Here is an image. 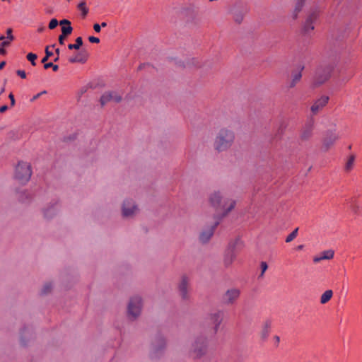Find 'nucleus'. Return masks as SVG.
Listing matches in <instances>:
<instances>
[{
    "label": "nucleus",
    "instance_id": "obj_1",
    "mask_svg": "<svg viewBox=\"0 0 362 362\" xmlns=\"http://www.w3.org/2000/svg\"><path fill=\"white\" fill-rule=\"evenodd\" d=\"M235 139V134L232 129L227 127L221 128L214 138V149L218 153L227 151L233 145Z\"/></svg>",
    "mask_w": 362,
    "mask_h": 362
},
{
    "label": "nucleus",
    "instance_id": "obj_2",
    "mask_svg": "<svg viewBox=\"0 0 362 362\" xmlns=\"http://www.w3.org/2000/svg\"><path fill=\"white\" fill-rule=\"evenodd\" d=\"M209 200L214 207L223 211V216L227 215L235 205L234 200L225 197L220 192L212 193Z\"/></svg>",
    "mask_w": 362,
    "mask_h": 362
},
{
    "label": "nucleus",
    "instance_id": "obj_3",
    "mask_svg": "<svg viewBox=\"0 0 362 362\" xmlns=\"http://www.w3.org/2000/svg\"><path fill=\"white\" fill-rule=\"evenodd\" d=\"M32 175V168L29 163L21 161L18 163L15 170V178L22 184L29 181Z\"/></svg>",
    "mask_w": 362,
    "mask_h": 362
},
{
    "label": "nucleus",
    "instance_id": "obj_4",
    "mask_svg": "<svg viewBox=\"0 0 362 362\" xmlns=\"http://www.w3.org/2000/svg\"><path fill=\"white\" fill-rule=\"evenodd\" d=\"M142 309V300L139 296L132 297L127 307L128 316L130 318L136 319L141 314Z\"/></svg>",
    "mask_w": 362,
    "mask_h": 362
},
{
    "label": "nucleus",
    "instance_id": "obj_5",
    "mask_svg": "<svg viewBox=\"0 0 362 362\" xmlns=\"http://www.w3.org/2000/svg\"><path fill=\"white\" fill-rule=\"evenodd\" d=\"M208 344L207 338L204 337H197L192 348L194 356L199 358L205 355L207 352Z\"/></svg>",
    "mask_w": 362,
    "mask_h": 362
},
{
    "label": "nucleus",
    "instance_id": "obj_6",
    "mask_svg": "<svg viewBox=\"0 0 362 362\" xmlns=\"http://www.w3.org/2000/svg\"><path fill=\"white\" fill-rule=\"evenodd\" d=\"M139 211L135 202L132 199H126L122 205V215L124 218H132Z\"/></svg>",
    "mask_w": 362,
    "mask_h": 362
},
{
    "label": "nucleus",
    "instance_id": "obj_7",
    "mask_svg": "<svg viewBox=\"0 0 362 362\" xmlns=\"http://www.w3.org/2000/svg\"><path fill=\"white\" fill-rule=\"evenodd\" d=\"M331 71L332 68L330 66L318 68L314 77V85L318 86L327 81L330 76Z\"/></svg>",
    "mask_w": 362,
    "mask_h": 362
},
{
    "label": "nucleus",
    "instance_id": "obj_8",
    "mask_svg": "<svg viewBox=\"0 0 362 362\" xmlns=\"http://www.w3.org/2000/svg\"><path fill=\"white\" fill-rule=\"evenodd\" d=\"M208 320L210 323L214 326V333H217L219 327L223 320V313L221 310H217L213 313H211L207 316Z\"/></svg>",
    "mask_w": 362,
    "mask_h": 362
},
{
    "label": "nucleus",
    "instance_id": "obj_9",
    "mask_svg": "<svg viewBox=\"0 0 362 362\" xmlns=\"http://www.w3.org/2000/svg\"><path fill=\"white\" fill-rule=\"evenodd\" d=\"M122 100V97L115 91H107L105 92L100 100L102 106L105 105L110 101L119 103Z\"/></svg>",
    "mask_w": 362,
    "mask_h": 362
},
{
    "label": "nucleus",
    "instance_id": "obj_10",
    "mask_svg": "<svg viewBox=\"0 0 362 362\" xmlns=\"http://www.w3.org/2000/svg\"><path fill=\"white\" fill-rule=\"evenodd\" d=\"M240 291L238 288L228 289L223 295V300L226 305L233 304L239 298Z\"/></svg>",
    "mask_w": 362,
    "mask_h": 362
},
{
    "label": "nucleus",
    "instance_id": "obj_11",
    "mask_svg": "<svg viewBox=\"0 0 362 362\" xmlns=\"http://www.w3.org/2000/svg\"><path fill=\"white\" fill-rule=\"evenodd\" d=\"M329 97L323 95L316 100L310 107L313 114L318 113L328 103Z\"/></svg>",
    "mask_w": 362,
    "mask_h": 362
},
{
    "label": "nucleus",
    "instance_id": "obj_12",
    "mask_svg": "<svg viewBox=\"0 0 362 362\" xmlns=\"http://www.w3.org/2000/svg\"><path fill=\"white\" fill-rule=\"evenodd\" d=\"M218 224V222L216 221L213 226L203 230L199 234V241L202 243H207L214 235V230Z\"/></svg>",
    "mask_w": 362,
    "mask_h": 362
},
{
    "label": "nucleus",
    "instance_id": "obj_13",
    "mask_svg": "<svg viewBox=\"0 0 362 362\" xmlns=\"http://www.w3.org/2000/svg\"><path fill=\"white\" fill-rule=\"evenodd\" d=\"M188 286H189L188 278L186 276H182L180 282L178 286V288H179L180 294L182 299H187L189 297Z\"/></svg>",
    "mask_w": 362,
    "mask_h": 362
},
{
    "label": "nucleus",
    "instance_id": "obj_14",
    "mask_svg": "<svg viewBox=\"0 0 362 362\" xmlns=\"http://www.w3.org/2000/svg\"><path fill=\"white\" fill-rule=\"evenodd\" d=\"M236 257V252L235 250L234 246H230L226 250L224 258H223V264L226 267H229L232 264L233 261Z\"/></svg>",
    "mask_w": 362,
    "mask_h": 362
},
{
    "label": "nucleus",
    "instance_id": "obj_15",
    "mask_svg": "<svg viewBox=\"0 0 362 362\" xmlns=\"http://www.w3.org/2000/svg\"><path fill=\"white\" fill-rule=\"evenodd\" d=\"M58 211V206L57 204L48 205L43 208L42 214L45 218L49 219L53 218Z\"/></svg>",
    "mask_w": 362,
    "mask_h": 362
},
{
    "label": "nucleus",
    "instance_id": "obj_16",
    "mask_svg": "<svg viewBox=\"0 0 362 362\" xmlns=\"http://www.w3.org/2000/svg\"><path fill=\"white\" fill-rule=\"evenodd\" d=\"M334 252L332 250H327L322 252L320 255L313 258L315 263H318L322 260H329L334 257Z\"/></svg>",
    "mask_w": 362,
    "mask_h": 362
},
{
    "label": "nucleus",
    "instance_id": "obj_17",
    "mask_svg": "<svg viewBox=\"0 0 362 362\" xmlns=\"http://www.w3.org/2000/svg\"><path fill=\"white\" fill-rule=\"evenodd\" d=\"M338 139V136L335 134H331L328 136H327L323 142V146L325 150L329 149V148L334 144V143Z\"/></svg>",
    "mask_w": 362,
    "mask_h": 362
},
{
    "label": "nucleus",
    "instance_id": "obj_18",
    "mask_svg": "<svg viewBox=\"0 0 362 362\" xmlns=\"http://www.w3.org/2000/svg\"><path fill=\"white\" fill-rule=\"evenodd\" d=\"M313 132V124H306L304 128L302 130L300 137L303 140L308 139L311 135Z\"/></svg>",
    "mask_w": 362,
    "mask_h": 362
},
{
    "label": "nucleus",
    "instance_id": "obj_19",
    "mask_svg": "<svg viewBox=\"0 0 362 362\" xmlns=\"http://www.w3.org/2000/svg\"><path fill=\"white\" fill-rule=\"evenodd\" d=\"M13 30L11 28H8L6 30V37H5V40L1 42V47H8L11 45V42L14 40V36L12 34Z\"/></svg>",
    "mask_w": 362,
    "mask_h": 362
},
{
    "label": "nucleus",
    "instance_id": "obj_20",
    "mask_svg": "<svg viewBox=\"0 0 362 362\" xmlns=\"http://www.w3.org/2000/svg\"><path fill=\"white\" fill-rule=\"evenodd\" d=\"M86 61V56L82 52H78L76 55H74L69 59V62L70 63H76V62L84 63Z\"/></svg>",
    "mask_w": 362,
    "mask_h": 362
},
{
    "label": "nucleus",
    "instance_id": "obj_21",
    "mask_svg": "<svg viewBox=\"0 0 362 362\" xmlns=\"http://www.w3.org/2000/svg\"><path fill=\"white\" fill-rule=\"evenodd\" d=\"M271 327V322L269 321H266L262 325V328L260 332V336L263 339H266L269 333V329Z\"/></svg>",
    "mask_w": 362,
    "mask_h": 362
},
{
    "label": "nucleus",
    "instance_id": "obj_22",
    "mask_svg": "<svg viewBox=\"0 0 362 362\" xmlns=\"http://www.w3.org/2000/svg\"><path fill=\"white\" fill-rule=\"evenodd\" d=\"M303 68L302 67L300 69V71H296L295 73L293 74L292 75V80L289 83V88H293L296 86V84L300 80L301 78V70L303 69Z\"/></svg>",
    "mask_w": 362,
    "mask_h": 362
},
{
    "label": "nucleus",
    "instance_id": "obj_23",
    "mask_svg": "<svg viewBox=\"0 0 362 362\" xmlns=\"http://www.w3.org/2000/svg\"><path fill=\"white\" fill-rule=\"evenodd\" d=\"M333 296V292L332 290H327L326 291H325L321 297H320V303L322 304H325L327 303L328 301L330 300V299L332 298Z\"/></svg>",
    "mask_w": 362,
    "mask_h": 362
},
{
    "label": "nucleus",
    "instance_id": "obj_24",
    "mask_svg": "<svg viewBox=\"0 0 362 362\" xmlns=\"http://www.w3.org/2000/svg\"><path fill=\"white\" fill-rule=\"evenodd\" d=\"M314 23L312 21H310L308 20H305L304 25H303V31L306 34H310V32H312L314 28Z\"/></svg>",
    "mask_w": 362,
    "mask_h": 362
},
{
    "label": "nucleus",
    "instance_id": "obj_25",
    "mask_svg": "<svg viewBox=\"0 0 362 362\" xmlns=\"http://www.w3.org/2000/svg\"><path fill=\"white\" fill-rule=\"evenodd\" d=\"M319 16V11L317 9H315L312 11L309 15L308 16L306 20L312 21L313 23H315Z\"/></svg>",
    "mask_w": 362,
    "mask_h": 362
},
{
    "label": "nucleus",
    "instance_id": "obj_26",
    "mask_svg": "<svg viewBox=\"0 0 362 362\" xmlns=\"http://www.w3.org/2000/svg\"><path fill=\"white\" fill-rule=\"evenodd\" d=\"M82 45H83L82 37H78L76 39V45L69 44V45H68V48L69 49H78Z\"/></svg>",
    "mask_w": 362,
    "mask_h": 362
},
{
    "label": "nucleus",
    "instance_id": "obj_27",
    "mask_svg": "<svg viewBox=\"0 0 362 362\" xmlns=\"http://www.w3.org/2000/svg\"><path fill=\"white\" fill-rule=\"evenodd\" d=\"M304 0H298L296 4L294 13H293V19L296 18L298 13L301 11L303 6Z\"/></svg>",
    "mask_w": 362,
    "mask_h": 362
},
{
    "label": "nucleus",
    "instance_id": "obj_28",
    "mask_svg": "<svg viewBox=\"0 0 362 362\" xmlns=\"http://www.w3.org/2000/svg\"><path fill=\"white\" fill-rule=\"evenodd\" d=\"M78 8L81 11L83 17H85L88 13V9L86 7V1L81 2L78 5Z\"/></svg>",
    "mask_w": 362,
    "mask_h": 362
},
{
    "label": "nucleus",
    "instance_id": "obj_29",
    "mask_svg": "<svg viewBox=\"0 0 362 362\" xmlns=\"http://www.w3.org/2000/svg\"><path fill=\"white\" fill-rule=\"evenodd\" d=\"M31 336V332L28 329H26L25 330H23L21 333V343L22 345H25V339L24 338L27 337H30Z\"/></svg>",
    "mask_w": 362,
    "mask_h": 362
},
{
    "label": "nucleus",
    "instance_id": "obj_30",
    "mask_svg": "<svg viewBox=\"0 0 362 362\" xmlns=\"http://www.w3.org/2000/svg\"><path fill=\"white\" fill-rule=\"evenodd\" d=\"M298 228H296L293 232H291L286 238V243L293 241L298 235Z\"/></svg>",
    "mask_w": 362,
    "mask_h": 362
},
{
    "label": "nucleus",
    "instance_id": "obj_31",
    "mask_svg": "<svg viewBox=\"0 0 362 362\" xmlns=\"http://www.w3.org/2000/svg\"><path fill=\"white\" fill-rule=\"evenodd\" d=\"M72 30H73V28L71 25L62 26V35L64 36H67L71 33Z\"/></svg>",
    "mask_w": 362,
    "mask_h": 362
},
{
    "label": "nucleus",
    "instance_id": "obj_32",
    "mask_svg": "<svg viewBox=\"0 0 362 362\" xmlns=\"http://www.w3.org/2000/svg\"><path fill=\"white\" fill-rule=\"evenodd\" d=\"M26 57H27V59L30 62V63L33 66L36 65L35 60L37 57V54L30 52L27 54Z\"/></svg>",
    "mask_w": 362,
    "mask_h": 362
},
{
    "label": "nucleus",
    "instance_id": "obj_33",
    "mask_svg": "<svg viewBox=\"0 0 362 362\" xmlns=\"http://www.w3.org/2000/svg\"><path fill=\"white\" fill-rule=\"evenodd\" d=\"M354 160H355L354 156H351L349 157V158L348 159V160L346 162V167H345L346 170L349 171L352 168L354 163Z\"/></svg>",
    "mask_w": 362,
    "mask_h": 362
},
{
    "label": "nucleus",
    "instance_id": "obj_34",
    "mask_svg": "<svg viewBox=\"0 0 362 362\" xmlns=\"http://www.w3.org/2000/svg\"><path fill=\"white\" fill-rule=\"evenodd\" d=\"M52 288V283H50V282L46 283L43 286V288L42 289V293L43 294H47L51 291Z\"/></svg>",
    "mask_w": 362,
    "mask_h": 362
},
{
    "label": "nucleus",
    "instance_id": "obj_35",
    "mask_svg": "<svg viewBox=\"0 0 362 362\" xmlns=\"http://www.w3.org/2000/svg\"><path fill=\"white\" fill-rule=\"evenodd\" d=\"M44 68L47 69L49 68H52L54 71H57L59 69L58 65L54 64L52 62L45 63L44 65Z\"/></svg>",
    "mask_w": 362,
    "mask_h": 362
},
{
    "label": "nucleus",
    "instance_id": "obj_36",
    "mask_svg": "<svg viewBox=\"0 0 362 362\" xmlns=\"http://www.w3.org/2000/svg\"><path fill=\"white\" fill-rule=\"evenodd\" d=\"M260 266H261V274L259 275V277H262L264 276V272L268 269V265H267V262H262Z\"/></svg>",
    "mask_w": 362,
    "mask_h": 362
},
{
    "label": "nucleus",
    "instance_id": "obj_37",
    "mask_svg": "<svg viewBox=\"0 0 362 362\" xmlns=\"http://www.w3.org/2000/svg\"><path fill=\"white\" fill-rule=\"evenodd\" d=\"M58 23L59 22L56 18L52 19L49 23V28L51 30L54 29L57 26Z\"/></svg>",
    "mask_w": 362,
    "mask_h": 362
},
{
    "label": "nucleus",
    "instance_id": "obj_38",
    "mask_svg": "<svg viewBox=\"0 0 362 362\" xmlns=\"http://www.w3.org/2000/svg\"><path fill=\"white\" fill-rule=\"evenodd\" d=\"M16 74H18V76H19L22 78H26V73L23 70H18L16 71Z\"/></svg>",
    "mask_w": 362,
    "mask_h": 362
},
{
    "label": "nucleus",
    "instance_id": "obj_39",
    "mask_svg": "<svg viewBox=\"0 0 362 362\" xmlns=\"http://www.w3.org/2000/svg\"><path fill=\"white\" fill-rule=\"evenodd\" d=\"M88 40L92 43H98L100 42V39L98 37L90 36L88 37Z\"/></svg>",
    "mask_w": 362,
    "mask_h": 362
},
{
    "label": "nucleus",
    "instance_id": "obj_40",
    "mask_svg": "<svg viewBox=\"0 0 362 362\" xmlns=\"http://www.w3.org/2000/svg\"><path fill=\"white\" fill-rule=\"evenodd\" d=\"M8 98L11 100V105L14 106L16 101H15L14 95H13V93H10L8 95Z\"/></svg>",
    "mask_w": 362,
    "mask_h": 362
},
{
    "label": "nucleus",
    "instance_id": "obj_41",
    "mask_svg": "<svg viewBox=\"0 0 362 362\" xmlns=\"http://www.w3.org/2000/svg\"><path fill=\"white\" fill-rule=\"evenodd\" d=\"M59 24H60L61 25H71V22H70L69 20L64 19V20H62V21L59 22Z\"/></svg>",
    "mask_w": 362,
    "mask_h": 362
},
{
    "label": "nucleus",
    "instance_id": "obj_42",
    "mask_svg": "<svg viewBox=\"0 0 362 362\" xmlns=\"http://www.w3.org/2000/svg\"><path fill=\"white\" fill-rule=\"evenodd\" d=\"M93 29H94V30H95L96 33H99V32H100L101 26H100L99 24L95 23V24H94V25H93Z\"/></svg>",
    "mask_w": 362,
    "mask_h": 362
},
{
    "label": "nucleus",
    "instance_id": "obj_43",
    "mask_svg": "<svg viewBox=\"0 0 362 362\" xmlns=\"http://www.w3.org/2000/svg\"><path fill=\"white\" fill-rule=\"evenodd\" d=\"M66 36H64L62 35H60L59 37V42L60 45H63L64 44V40Z\"/></svg>",
    "mask_w": 362,
    "mask_h": 362
},
{
    "label": "nucleus",
    "instance_id": "obj_44",
    "mask_svg": "<svg viewBox=\"0 0 362 362\" xmlns=\"http://www.w3.org/2000/svg\"><path fill=\"white\" fill-rule=\"evenodd\" d=\"M53 54V52L49 51V47H46L45 48V55H47V57H50L51 56H52Z\"/></svg>",
    "mask_w": 362,
    "mask_h": 362
},
{
    "label": "nucleus",
    "instance_id": "obj_45",
    "mask_svg": "<svg viewBox=\"0 0 362 362\" xmlns=\"http://www.w3.org/2000/svg\"><path fill=\"white\" fill-rule=\"evenodd\" d=\"M5 47H1V46L0 47V54H1V55H4V54H6V49H4Z\"/></svg>",
    "mask_w": 362,
    "mask_h": 362
},
{
    "label": "nucleus",
    "instance_id": "obj_46",
    "mask_svg": "<svg viewBox=\"0 0 362 362\" xmlns=\"http://www.w3.org/2000/svg\"><path fill=\"white\" fill-rule=\"evenodd\" d=\"M46 93V91H42V92H41V93H37L36 95H35V96L33 97V98L32 99V100H34L37 99V98H38L41 95H42V94H44V93Z\"/></svg>",
    "mask_w": 362,
    "mask_h": 362
},
{
    "label": "nucleus",
    "instance_id": "obj_47",
    "mask_svg": "<svg viewBox=\"0 0 362 362\" xmlns=\"http://www.w3.org/2000/svg\"><path fill=\"white\" fill-rule=\"evenodd\" d=\"M8 109V107L7 105H3L0 107V112L3 113L6 110H7Z\"/></svg>",
    "mask_w": 362,
    "mask_h": 362
},
{
    "label": "nucleus",
    "instance_id": "obj_48",
    "mask_svg": "<svg viewBox=\"0 0 362 362\" xmlns=\"http://www.w3.org/2000/svg\"><path fill=\"white\" fill-rule=\"evenodd\" d=\"M48 59H49V57H47V55H45V56L42 58V62L45 64V63H46V62L48 60Z\"/></svg>",
    "mask_w": 362,
    "mask_h": 362
},
{
    "label": "nucleus",
    "instance_id": "obj_49",
    "mask_svg": "<svg viewBox=\"0 0 362 362\" xmlns=\"http://www.w3.org/2000/svg\"><path fill=\"white\" fill-rule=\"evenodd\" d=\"M5 65H6V62H1L0 63V69H2Z\"/></svg>",
    "mask_w": 362,
    "mask_h": 362
},
{
    "label": "nucleus",
    "instance_id": "obj_50",
    "mask_svg": "<svg viewBox=\"0 0 362 362\" xmlns=\"http://www.w3.org/2000/svg\"><path fill=\"white\" fill-rule=\"evenodd\" d=\"M164 346H165V341L163 339H161L160 349H162L163 347H164Z\"/></svg>",
    "mask_w": 362,
    "mask_h": 362
},
{
    "label": "nucleus",
    "instance_id": "obj_51",
    "mask_svg": "<svg viewBox=\"0 0 362 362\" xmlns=\"http://www.w3.org/2000/svg\"><path fill=\"white\" fill-rule=\"evenodd\" d=\"M100 25L101 27H103V28H105V27H106V26H107V23H105V22H103V23H101V25Z\"/></svg>",
    "mask_w": 362,
    "mask_h": 362
},
{
    "label": "nucleus",
    "instance_id": "obj_52",
    "mask_svg": "<svg viewBox=\"0 0 362 362\" xmlns=\"http://www.w3.org/2000/svg\"><path fill=\"white\" fill-rule=\"evenodd\" d=\"M274 338H275V340H276V342H278V343H279V342L280 341V338H279V337H278V336H275V337H274Z\"/></svg>",
    "mask_w": 362,
    "mask_h": 362
},
{
    "label": "nucleus",
    "instance_id": "obj_53",
    "mask_svg": "<svg viewBox=\"0 0 362 362\" xmlns=\"http://www.w3.org/2000/svg\"><path fill=\"white\" fill-rule=\"evenodd\" d=\"M55 52H56V54H57V56H59L60 51H59V48H57V49H55Z\"/></svg>",
    "mask_w": 362,
    "mask_h": 362
},
{
    "label": "nucleus",
    "instance_id": "obj_54",
    "mask_svg": "<svg viewBox=\"0 0 362 362\" xmlns=\"http://www.w3.org/2000/svg\"><path fill=\"white\" fill-rule=\"evenodd\" d=\"M303 245H298V246L297 247V249H298V250H302V249H303Z\"/></svg>",
    "mask_w": 362,
    "mask_h": 362
},
{
    "label": "nucleus",
    "instance_id": "obj_55",
    "mask_svg": "<svg viewBox=\"0 0 362 362\" xmlns=\"http://www.w3.org/2000/svg\"><path fill=\"white\" fill-rule=\"evenodd\" d=\"M4 40H5V36H4V35L0 36V40L3 41Z\"/></svg>",
    "mask_w": 362,
    "mask_h": 362
},
{
    "label": "nucleus",
    "instance_id": "obj_56",
    "mask_svg": "<svg viewBox=\"0 0 362 362\" xmlns=\"http://www.w3.org/2000/svg\"><path fill=\"white\" fill-rule=\"evenodd\" d=\"M59 60V56H57L55 59H54V62H57Z\"/></svg>",
    "mask_w": 362,
    "mask_h": 362
},
{
    "label": "nucleus",
    "instance_id": "obj_57",
    "mask_svg": "<svg viewBox=\"0 0 362 362\" xmlns=\"http://www.w3.org/2000/svg\"><path fill=\"white\" fill-rule=\"evenodd\" d=\"M4 91V88H2L1 93H3Z\"/></svg>",
    "mask_w": 362,
    "mask_h": 362
}]
</instances>
